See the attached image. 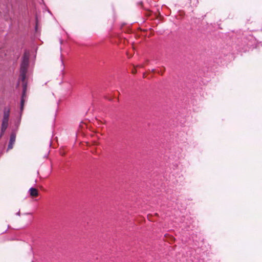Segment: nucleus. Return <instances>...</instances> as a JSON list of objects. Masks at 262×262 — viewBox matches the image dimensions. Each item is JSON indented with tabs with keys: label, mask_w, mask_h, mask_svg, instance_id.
I'll list each match as a JSON object with an SVG mask.
<instances>
[{
	"label": "nucleus",
	"mask_w": 262,
	"mask_h": 262,
	"mask_svg": "<svg viewBox=\"0 0 262 262\" xmlns=\"http://www.w3.org/2000/svg\"><path fill=\"white\" fill-rule=\"evenodd\" d=\"M28 64L29 55L25 53L23 56L20 68V78L22 81H24L26 78V74L27 71Z\"/></svg>",
	"instance_id": "nucleus-1"
},
{
	"label": "nucleus",
	"mask_w": 262,
	"mask_h": 262,
	"mask_svg": "<svg viewBox=\"0 0 262 262\" xmlns=\"http://www.w3.org/2000/svg\"><path fill=\"white\" fill-rule=\"evenodd\" d=\"M10 112V110L9 108L5 107L4 110L3 118L1 126V133L0 137H1L4 135L5 132L6 131L8 126Z\"/></svg>",
	"instance_id": "nucleus-2"
},
{
	"label": "nucleus",
	"mask_w": 262,
	"mask_h": 262,
	"mask_svg": "<svg viewBox=\"0 0 262 262\" xmlns=\"http://www.w3.org/2000/svg\"><path fill=\"white\" fill-rule=\"evenodd\" d=\"M16 139V135L14 133L11 134L10 136V139L9 141V143L8 146V149H11L13 148V144L15 143Z\"/></svg>",
	"instance_id": "nucleus-3"
},
{
	"label": "nucleus",
	"mask_w": 262,
	"mask_h": 262,
	"mask_svg": "<svg viewBox=\"0 0 262 262\" xmlns=\"http://www.w3.org/2000/svg\"><path fill=\"white\" fill-rule=\"evenodd\" d=\"M29 192L30 195L32 196H37L38 195V191L37 189L31 187L29 189Z\"/></svg>",
	"instance_id": "nucleus-4"
},
{
	"label": "nucleus",
	"mask_w": 262,
	"mask_h": 262,
	"mask_svg": "<svg viewBox=\"0 0 262 262\" xmlns=\"http://www.w3.org/2000/svg\"><path fill=\"white\" fill-rule=\"evenodd\" d=\"M26 90V85H24L23 94L22 98H21V102H20L21 111H23L24 105V97L25 96V95Z\"/></svg>",
	"instance_id": "nucleus-5"
},
{
	"label": "nucleus",
	"mask_w": 262,
	"mask_h": 262,
	"mask_svg": "<svg viewBox=\"0 0 262 262\" xmlns=\"http://www.w3.org/2000/svg\"><path fill=\"white\" fill-rule=\"evenodd\" d=\"M61 66L62 67V70H63L64 69V63H63V60L62 59L61 60Z\"/></svg>",
	"instance_id": "nucleus-6"
}]
</instances>
